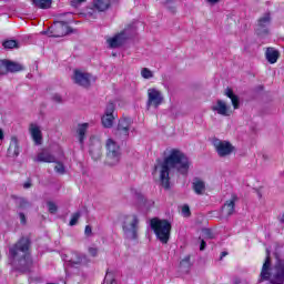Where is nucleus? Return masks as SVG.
Instances as JSON below:
<instances>
[{"mask_svg": "<svg viewBox=\"0 0 284 284\" xmlns=\"http://www.w3.org/2000/svg\"><path fill=\"white\" fill-rule=\"evenodd\" d=\"M190 165V159L183 151L179 149L171 150L170 154L155 165V170L160 172V183L162 187L170 190V173L176 170L180 174H187Z\"/></svg>", "mask_w": 284, "mask_h": 284, "instance_id": "nucleus-1", "label": "nucleus"}, {"mask_svg": "<svg viewBox=\"0 0 284 284\" xmlns=\"http://www.w3.org/2000/svg\"><path fill=\"white\" fill-rule=\"evenodd\" d=\"M28 250H30V239L28 237L20 239L9 248L10 265L22 274L30 272V267H32V257Z\"/></svg>", "mask_w": 284, "mask_h": 284, "instance_id": "nucleus-2", "label": "nucleus"}, {"mask_svg": "<svg viewBox=\"0 0 284 284\" xmlns=\"http://www.w3.org/2000/svg\"><path fill=\"white\" fill-rule=\"evenodd\" d=\"M271 265L270 248H266V258L262 266L260 283L271 281L272 284H284V262L278 261L273 268V273L270 272Z\"/></svg>", "mask_w": 284, "mask_h": 284, "instance_id": "nucleus-3", "label": "nucleus"}, {"mask_svg": "<svg viewBox=\"0 0 284 284\" xmlns=\"http://www.w3.org/2000/svg\"><path fill=\"white\" fill-rule=\"evenodd\" d=\"M151 230H153L158 241L162 242L163 245L168 244L170 232H172V224L168 220L152 219Z\"/></svg>", "mask_w": 284, "mask_h": 284, "instance_id": "nucleus-4", "label": "nucleus"}, {"mask_svg": "<svg viewBox=\"0 0 284 284\" xmlns=\"http://www.w3.org/2000/svg\"><path fill=\"white\" fill-rule=\"evenodd\" d=\"M122 230L125 239L136 241L139 239V217L134 214L124 216Z\"/></svg>", "mask_w": 284, "mask_h": 284, "instance_id": "nucleus-5", "label": "nucleus"}, {"mask_svg": "<svg viewBox=\"0 0 284 284\" xmlns=\"http://www.w3.org/2000/svg\"><path fill=\"white\" fill-rule=\"evenodd\" d=\"M106 148V165L113 168V165H119L121 161V145L116 143L113 139L109 138L105 142Z\"/></svg>", "mask_w": 284, "mask_h": 284, "instance_id": "nucleus-6", "label": "nucleus"}, {"mask_svg": "<svg viewBox=\"0 0 284 284\" xmlns=\"http://www.w3.org/2000/svg\"><path fill=\"white\" fill-rule=\"evenodd\" d=\"M136 34V26L129 24L123 31L108 40L110 48H121L128 39H132Z\"/></svg>", "mask_w": 284, "mask_h": 284, "instance_id": "nucleus-7", "label": "nucleus"}, {"mask_svg": "<svg viewBox=\"0 0 284 284\" xmlns=\"http://www.w3.org/2000/svg\"><path fill=\"white\" fill-rule=\"evenodd\" d=\"M164 101L163 93L159 91V89H148V101H146V108L150 110L151 108H159Z\"/></svg>", "mask_w": 284, "mask_h": 284, "instance_id": "nucleus-8", "label": "nucleus"}, {"mask_svg": "<svg viewBox=\"0 0 284 284\" xmlns=\"http://www.w3.org/2000/svg\"><path fill=\"white\" fill-rule=\"evenodd\" d=\"M213 146L215 148V152L219 156H230L234 152V145L230 143L229 141H222L219 139L213 140Z\"/></svg>", "mask_w": 284, "mask_h": 284, "instance_id": "nucleus-9", "label": "nucleus"}, {"mask_svg": "<svg viewBox=\"0 0 284 284\" xmlns=\"http://www.w3.org/2000/svg\"><path fill=\"white\" fill-rule=\"evenodd\" d=\"M92 75L90 73H85L79 70H74L73 81L77 85L81 88H90Z\"/></svg>", "mask_w": 284, "mask_h": 284, "instance_id": "nucleus-10", "label": "nucleus"}, {"mask_svg": "<svg viewBox=\"0 0 284 284\" xmlns=\"http://www.w3.org/2000/svg\"><path fill=\"white\" fill-rule=\"evenodd\" d=\"M89 263L90 258L88 255L77 251L71 252V257L69 260V265H71V267H79L81 265H88Z\"/></svg>", "mask_w": 284, "mask_h": 284, "instance_id": "nucleus-11", "label": "nucleus"}, {"mask_svg": "<svg viewBox=\"0 0 284 284\" xmlns=\"http://www.w3.org/2000/svg\"><path fill=\"white\" fill-rule=\"evenodd\" d=\"M236 201H239V196L233 194L230 200H227L222 206V216L225 219H230L235 212Z\"/></svg>", "mask_w": 284, "mask_h": 284, "instance_id": "nucleus-12", "label": "nucleus"}, {"mask_svg": "<svg viewBox=\"0 0 284 284\" xmlns=\"http://www.w3.org/2000/svg\"><path fill=\"white\" fill-rule=\"evenodd\" d=\"M130 134V119H122L118 123V128L115 130V136L118 139H128Z\"/></svg>", "mask_w": 284, "mask_h": 284, "instance_id": "nucleus-13", "label": "nucleus"}, {"mask_svg": "<svg viewBox=\"0 0 284 284\" xmlns=\"http://www.w3.org/2000/svg\"><path fill=\"white\" fill-rule=\"evenodd\" d=\"M114 123V103H109L105 109V113L102 116L103 128H112Z\"/></svg>", "mask_w": 284, "mask_h": 284, "instance_id": "nucleus-14", "label": "nucleus"}, {"mask_svg": "<svg viewBox=\"0 0 284 284\" xmlns=\"http://www.w3.org/2000/svg\"><path fill=\"white\" fill-rule=\"evenodd\" d=\"M54 34L52 37L59 38V37H65V34H71L72 29L68 26V22L65 21H58L54 27Z\"/></svg>", "mask_w": 284, "mask_h": 284, "instance_id": "nucleus-15", "label": "nucleus"}, {"mask_svg": "<svg viewBox=\"0 0 284 284\" xmlns=\"http://www.w3.org/2000/svg\"><path fill=\"white\" fill-rule=\"evenodd\" d=\"M211 110L221 116H230V114H232V111H230V105H227V103H225L223 100H217L216 103L211 106Z\"/></svg>", "mask_w": 284, "mask_h": 284, "instance_id": "nucleus-16", "label": "nucleus"}, {"mask_svg": "<svg viewBox=\"0 0 284 284\" xmlns=\"http://www.w3.org/2000/svg\"><path fill=\"white\" fill-rule=\"evenodd\" d=\"M7 154L11 159H17V156H19V139H17V136H11Z\"/></svg>", "mask_w": 284, "mask_h": 284, "instance_id": "nucleus-17", "label": "nucleus"}, {"mask_svg": "<svg viewBox=\"0 0 284 284\" xmlns=\"http://www.w3.org/2000/svg\"><path fill=\"white\" fill-rule=\"evenodd\" d=\"M29 132L36 145H41V141H43V136L41 135V129L39 128V125L31 123L29 126Z\"/></svg>", "mask_w": 284, "mask_h": 284, "instance_id": "nucleus-18", "label": "nucleus"}, {"mask_svg": "<svg viewBox=\"0 0 284 284\" xmlns=\"http://www.w3.org/2000/svg\"><path fill=\"white\" fill-rule=\"evenodd\" d=\"M281 54L278 53V50L274 48H267L265 51V59L268 63L274 64L276 61H278V58Z\"/></svg>", "mask_w": 284, "mask_h": 284, "instance_id": "nucleus-19", "label": "nucleus"}, {"mask_svg": "<svg viewBox=\"0 0 284 284\" xmlns=\"http://www.w3.org/2000/svg\"><path fill=\"white\" fill-rule=\"evenodd\" d=\"M39 163H57V158L48 151H42L38 154L37 160Z\"/></svg>", "mask_w": 284, "mask_h": 284, "instance_id": "nucleus-20", "label": "nucleus"}, {"mask_svg": "<svg viewBox=\"0 0 284 284\" xmlns=\"http://www.w3.org/2000/svg\"><path fill=\"white\" fill-rule=\"evenodd\" d=\"M89 128H90L89 123L78 124L77 134H78L79 143H81V145H83V141H85V133L88 132Z\"/></svg>", "mask_w": 284, "mask_h": 284, "instance_id": "nucleus-21", "label": "nucleus"}, {"mask_svg": "<svg viewBox=\"0 0 284 284\" xmlns=\"http://www.w3.org/2000/svg\"><path fill=\"white\" fill-rule=\"evenodd\" d=\"M4 69L7 72H21V70H23V65L18 62L4 60Z\"/></svg>", "mask_w": 284, "mask_h": 284, "instance_id": "nucleus-22", "label": "nucleus"}, {"mask_svg": "<svg viewBox=\"0 0 284 284\" xmlns=\"http://www.w3.org/2000/svg\"><path fill=\"white\" fill-rule=\"evenodd\" d=\"M110 0H93V8L98 12H105L110 8Z\"/></svg>", "mask_w": 284, "mask_h": 284, "instance_id": "nucleus-23", "label": "nucleus"}, {"mask_svg": "<svg viewBox=\"0 0 284 284\" xmlns=\"http://www.w3.org/2000/svg\"><path fill=\"white\" fill-rule=\"evenodd\" d=\"M225 95L229 99H231L234 110H239V108L241 105V101L239 100V95L234 94V91L231 88H227L225 90Z\"/></svg>", "mask_w": 284, "mask_h": 284, "instance_id": "nucleus-24", "label": "nucleus"}, {"mask_svg": "<svg viewBox=\"0 0 284 284\" xmlns=\"http://www.w3.org/2000/svg\"><path fill=\"white\" fill-rule=\"evenodd\" d=\"M192 187L195 194L201 195L205 192V182H203L199 178H195L193 180Z\"/></svg>", "mask_w": 284, "mask_h": 284, "instance_id": "nucleus-25", "label": "nucleus"}, {"mask_svg": "<svg viewBox=\"0 0 284 284\" xmlns=\"http://www.w3.org/2000/svg\"><path fill=\"white\" fill-rule=\"evenodd\" d=\"M270 21H271V18H270V14L266 13L264 17H262L260 20H258V31L261 32H264V34H267V26L270 24Z\"/></svg>", "mask_w": 284, "mask_h": 284, "instance_id": "nucleus-26", "label": "nucleus"}, {"mask_svg": "<svg viewBox=\"0 0 284 284\" xmlns=\"http://www.w3.org/2000/svg\"><path fill=\"white\" fill-rule=\"evenodd\" d=\"M33 6L41 8V10H48L52 7V0H31Z\"/></svg>", "mask_w": 284, "mask_h": 284, "instance_id": "nucleus-27", "label": "nucleus"}, {"mask_svg": "<svg viewBox=\"0 0 284 284\" xmlns=\"http://www.w3.org/2000/svg\"><path fill=\"white\" fill-rule=\"evenodd\" d=\"M89 154L93 159V161H99L101 159V145L98 146H91L89 150Z\"/></svg>", "mask_w": 284, "mask_h": 284, "instance_id": "nucleus-28", "label": "nucleus"}, {"mask_svg": "<svg viewBox=\"0 0 284 284\" xmlns=\"http://www.w3.org/2000/svg\"><path fill=\"white\" fill-rule=\"evenodd\" d=\"M16 205L18 210H28V207H30V202L23 197H19L16 200Z\"/></svg>", "mask_w": 284, "mask_h": 284, "instance_id": "nucleus-29", "label": "nucleus"}, {"mask_svg": "<svg viewBox=\"0 0 284 284\" xmlns=\"http://www.w3.org/2000/svg\"><path fill=\"white\" fill-rule=\"evenodd\" d=\"M181 270H184V272H187L190 267H192V263L190 262V255H186L181 262H180Z\"/></svg>", "mask_w": 284, "mask_h": 284, "instance_id": "nucleus-30", "label": "nucleus"}, {"mask_svg": "<svg viewBox=\"0 0 284 284\" xmlns=\"http://www.w3.org/2000/svg\"><path fill=\"white\" fill-rule=\"evenodd\" d=\"M2 45L6 50H12L13 48H19V42L17 40H6Z\"/></svg>", "mask_w": 284, "mask_h": 284, "instance_id": "nucleus-31", "label": "nucleus"}, {"mask_svg": "<svg viewBox=\"0 0 284 284\" xmlns=\"http://www.w3.org/2000/svg\"><path fill=\"white\" fill-rule=\"evenodd\" d=\"M102 284H116V280H114V273L106 271V275Z\"/></svg>", "mask_w": 284, "mask_h": 284, "instance_id": "nucleus-32", "label": "nucleus"}, {"mask_svg": "<svg viewBox=\"0 0 284 284\" xmlns=\"http://www.w3.org/2000/svg\"><path fill=\"white\" fill-rule=\"evenodd\" d=\"M79 219H81V211H78L72 214L69 225L71 227H74V225H77V223H79Z\"/></svg>", "mask_w": 284, "mask_h": 284, "instance_id": "nucleus-33", "label": "nucleus"}, {"mask_svg": "<svg viewBox=\"0 0 284 284\" xmlns=\"http://www.w3.org/2000/svg\"><path fill=\"white\" fill-rule=\"evenodd\" d=\"M141 77H142V79H153L154 78V73L150 69L143 68L141 70Z\"/></svg>", "mask_w": 284, "mask_h": 284, "instance_id": "nucleus-34", "label": "nucleus"}, {"mask_svg": "<svg viewBox=\"0 0 284 284\" xmlns=\"http://www.w3.org/2000/svg\"><path fill=\"white\" fill-rule=\"evenodd\" d=\"M54 171L57 172V174H65V166L63 165V163L55 161Z\"/></svg>", "mask_w": 284, "mask_h": 284, "instance_id": "nucleus-35", "label": "nucleus"}, {"mask_svg": "<svg viewBox=\"0 0 284 284\" xmlns=\"http://www.w3.org/2000/svg\"><path fill=\"white\" fill-rule=\"evenodd\" d=\"M47 205L50 214H57V211L59 210V207L54 202H48Z\"/></svg>", "mask_w": 284, "mask_h": 284, "instance_id": "nucleus-36", "label": "nucleus"}, {"mask_svg": "<svg viewBox=\"0 0 284 284\" xmlns=\"http://www.w3.org/2000/svg\"><path fill=\"white\" fill-rule=\"evenodd\" d=\"M203 236H204V239L212 240V239H214V233L210 229H204Z\"/></svg>", "mask_w": 284, "mask_h": 284, "instance_id": "nucleus-37", "label": "nucleus"}, {"mask_svg": "<svg viewBox=\"0 0 284 284\" xmlns=\"http://www.w3.org/2000/svg\"><path fill=\"white\" fill-rule=\"evenodd\" d=\"M88 252H89L90 256H93V257L99 256V248L98 247L90 246L88 248Z\"/></svg>", "mask_w": 284, "mask_h": 284, "instance_id": "nucleus-38", "label": "nucleus"}, {"mask_svg": "<svg viewBox=\"0 0 284 284\" xmlns=\"http://www.w3.org/2000/svg\"><path fill=\"white\" fill-rule=\"evenodd\" d=\"M18 216H19V219H20L21 225H27L28 219L26 217V214H24L23 212H19V213H18Z\"/></svg>", "mask_w": 284, "mask_h": 284, "instance_id": "nucleus-39", "label": "nucleus"}, {"mask_svg": "<svg viewBox=\"0 0 284 284\" xmlns=\"http://www.w3.org/2000/svg\"><path fill=\"white\" fill-rule=\"evenodd\" d=\"M52 100L55 102V103H62L63 102V98H61L60 94H54L52 97Z\"/></svg>", "mask_w": 284, "mask_h": 284, "instance_id": "nucleus-40", "label": "nucleus"}, {"mask_svg": "<svg viewBox=\"0 0 284 284\" xmlns=\"http://www.w3.org/2000/svg\"><path fill=\"white\" fill-rule=\"evenodd\" d=\"M182 214H183L184 216H190V206H189V205H184V206L182 207Z\"/></svg>", "mask_w": 284, "mask_h": 284, "instance_id": "nucleus-41", "label": "nucleus"}, {"mask_svg": "<svg viewBox=\"0 0 284 284\" xmlns=\"http://www.w3.org/2000/svg\"><path fill=\"white\" fill-rule=\"evenodd\" d=\"M166 8L170 12H176V7L172 2H166Z\"/></svg>", "mask_w": 284, "mask_h": 284, "instance_id": "nucleus-42", "label": "nucleus"}, {"mask_svg": "<svg viewBox=\"0 0 284 284\" xmlns=\"http://www.w3.org/2000/svg\"><path fill=\"white\" fill-rule=\"evenodd\" d=\"M84 234L87 236H90L92 234V226L87 225L85 229H84Z\"/></svg>", "mask_w": 284, "mask_h": 284, "instance_id": "nucleus-43", "label": "nucleus"}, {"mask_svg": "<svg viewBox=\"0 0 284 284\" xmlns=\"http://www.w3.org/2000/svg\"><path fill=\"white\" fill-rule=\"evenodd\" d=\"M205 247H207V243L205 242V240H201L200 251L203 252Z\"/></svg>", "mask_w": 284, "mask_h": 284, "instance_id": "nucleus-44", "label": "nucleus"}, {"mask_svg": "<svg viewBox=\"0 0 284 284\" xmlns=\"http://www.w3.org/2000/svg\"><path fill=\"white\" fill-rule=\"evenodd\" d=\"M3 68H6V60H0V74H3Z\"/></svg>", "mask_w": 284, "mask_h": 284, "instance_id": "nucleus-45", "label": "nucleus"}, {"mask_svg": "<svg viewBox=\"0 0 284 284\" xmlns=\"http://www.w3.org/2000/svg\"><path fill=\"white\" fill-rule=\"evenodd\" d=\"M85 0H71V6H77V3H83Z\"/></svg>", "mask_w": 284, "mask_h": 284, "instance_id": "nucleus-46", "label": "nucleus"}, {"mask_svg": "<svg viewBox=\"0 0 284 284\" xmlns=\"http://www.w3.org/2000/svg\"><path fill=\"white\" fill-rule=\"evenodd\" d=\"M23 187H24L26 190H28L29 187H32V184H31L30 182H26V183L23 184Z\"/></svg>", "mask_w": 284, "mask_h": 284, "instance_id": "nucleus-47", "label": "nucleus"}, {"mask_svg": "<svg viewBox=\"0 0 284 284\" xmlns=\"http://www.w3.org/2000/svg\"><path fill=\"white\" fill-rule=\"evenodd\" d=\"M225 256H227V252H226V251H223V252L221 253L220 260L223 261V258H225Z\"/></svg>", "mask_w": 284, "mask_h": 284, "instance_id": "nucleus-48", "label": "nucleus"}, {"mask_svg": "<svg viewBox=\"0 0 284 284\" xmlns=\"http://www.w3.org/2000/svg\"><path fill=\"white\" fill-rule=\"evenodd\" d=\"M241 280L239 277H233V284H240Z\"/></svg>", "mask_w": 284, "mask_h": 284, "instance_id": "nucleus-49", "label": "nucleus"}, {"mask_svg": "<svg viewBox=\"0 0 284 284\" xmlns=\"http://www.w3.org/2000/svg\"><path fill=\"white\" fill-rule=\"evenodd\" d=\"M278 221H280L281 225H284V215H282L281 217H278Z\"/></svg>", "mask_w": 284, "mask_h": 284, "instance_id": "nucleus-50", "label": "nucleus"}, {"mask_svg": "<svg viewBox=\"0 0 284 284\" xmlns=\"http://www.w3.org/2000/svg\"><path fill=\"white\" fill-rule=\"evenodd\" d=\"M0 141H3V130L0 129Z\"/></svg>", "mask_w": 284, "mask_h": 284, "instance_id": "nucleus-51", "label": "nucleus"}, {"mask_svg": "<svg viewBox=\"0 0 284 284\" xmlns=\"http://www.w3.org/2000/svg\"><path fill=\"white\" fill-rule=\"evenodd\" d=\"M209 1V3H219V1H221V0H207Z\"/></svg>", "mask_w": 284, "mask_h": 284, "instance_id": "nucleus-52", "label": "nucleus"}, {"mask_svg": "<svg viewBox=\"0 0 284 284\" xmlns=\"http://www.w3.org/2000/svg\"><path fill=\"white\" fill-rule=\"evenodd\" d=\"M261 90H263V87H260Z\"/></svg>", "mask_w": 284, "mask_h": 284, "instance_id": "nucleus-53", "label": "nucleus"}]
</instances>
